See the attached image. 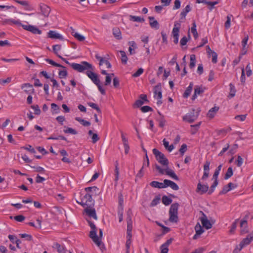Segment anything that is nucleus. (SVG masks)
<instances>
[{"instance_id":"37","label":"nucleus","mask_w":253,"mask_h":253,"mask_svg":"<svg viewBox=\"0 0 253 253\" xmlns=\"http://www.w3.org/2000/svg\"><path fill=\"white\" fill-rule=\"evenodd\" d=\"M196 64V56L194 54L190 55L189 67L191 69L193 68Z\"/></svg>"},{"instance_id":"42","label":"nucleus","mask_w":253,"mask_h":253,"mask_svg":"<svg viewBox=\"0 0 253 253\" xmlns=\"http://www.w3.org/2000/svg\"><path fill=\"white\" fill-rule=\"evenodd\" d=\"M233 174V169L231 167L228 168L227 169V171L226 172L225 176H224V179H228L230 177H231Z\"/></svg>"},{"instance_id":"25","label":"nucleus","mask_w":253,"mask_h":253,"mask_svg":"<svg viewBox=\"0 0 253 253\" xmlns=\"http://www.w3.org/2000/svg\"><path fill=\"white\" fill-rule=\"evenodd\" d=\"M165 172L167 175L169 176L173 179L175 180H179L178 177L176 175L174 171L171 169H169L168 167H167V169H165Z\"/></svg>"},{"instance_id":"18","label":"nucleus","mask_w":253,"mask_h":253,"mask_svg":"<svg viewBox=\"0 0 253 253\" xmlns=\"http://www.w3.org/2000/svg\"><path fill=\"white\" fill-rule=\"evenodd\" d=\"M40 8L42 15L44 17H48L50 12V8L46 4H40Z\"/></svg>"},{"instance_id":"22","label":"nucleus","mask_w":253,"mask_h":253,"mask_svg":"<svg viewBox=\"0 0 253 253\" xmlns=\"http://www.w3.org/2000/svg\"><path fill=\"white\" fill-rule=\"evenodd\" d=\"M20 4L24 7V9L27 11H32L34 10V7L27 0H21L20 2Z\"/></svg>"},{"instance_id":"4","label":"nucleus","mask_w":253,"mask_h":253,"mask_svg":"<svg viewBox=\"0 0 253 253\" xmlns=\"http://www.w3.org/2000/svg\"><path fill=\"white\" fill-rule=\"evenodd\" d=\"M179 205L178 203H174L170 206L169 211V221L171 222L176 223L178 221V208Z\"/></svg>"},{"instance_id":"28","label":"nucleus","mask_w":253,"mask_h":253,"mask_svg":"<svg viewBox=\"0 0 253 253\" xmlns=\"http://www.w3.org/2000/svg\"><path fill=\"white\" fill-rule=\"evenodd\" d=\"M218 110V107L214 106V107H212L209 111L207 114L208 117L210 118H213Z\"/></svg>"},{"instance_id":"54","label":"nucleus","mask_w":253,"mask_h":253,"mask_svg":"<svg viewBox=\"0 0 253 253\" xmlns=\"http://www.w3.org/2000/svg\"><path fill=\"white\" fill-rule=\"evenodd\" d=\"M249 40V36L248 35H247L243 40L242 41V47H243V50H244L245 48L246 47V45L247 44V42Z\"/></svg>"},{"instance_id":"9","label":"nucleus","mask_w":253,"mask_h":253,"mask_svg":"<svg viewBox=\"0 0 253 253\" xmlns=\"http://www.w3.org/2000/svg\"><path fill=\"white\" fill-rule=\"evenodd\" d=\"M19 26H22L24 30L30 31L34 34L40 35L42 34V31L35 26L23 25L22 23L21 25H19Z\"/></svg>"},{"instance_id":"33","label":"nucleus","mask_w":253,"mask_h":253,"mask_svg":"<svg viewBox=\"0 0 253 253\" xmlns=\"http://www.w3.org/2000/svg\"><path fill=\"white\" fill-rule=\"evenodd\" d=\"M163 145L165 148L167 149L169 152H171L173 149L174 146L172 144L169 145V142L164 138L163 140Z\"/></svg>"},{"instance_id":"8","label":"nucleus","mask_w":253,"mask_h":253,"mask_svg":"<svg viewBox=\"0 0 253 253\" xmlns=\"http://www.w3.org/2000/svg\"><path fill=\"white\" fill-rule=\"evenodd\" d=\"M202 214V217H200V220L202 225L206 229H210L212 227V224L210 221L208 219L206 215L202 211H200Z\"/></svg>"},{"instance_id":"61","label":"nucleus","mask_w":253,"mask_h":253,"mask_svg":"<svg viewBox=\"0 0 253 253\" xmlns=\"http://www.w3.org/2000/svg\"><path fill=\"white\" fill-rule=\"evenodd\" d=\"M51 109L54 111L55 113H58L59 111V106L55 103H52L51 104Z\"/></svg>"},{"instance_id":"24","label":"nucleus","mask_w":253,"mask_h":253,"mask_svg":"<svg viewBox=\"0 0 253 253\" xmlns=\"http://www.w3.org/2000/svg\"><path fill=\"white\" fill-rule=\"evenodd\" d=\"M233 185H234V184L231 182H230L227 185H225L223 187L222 190L219 192V194L221 195V194H226L232 189V187H237V186H235V187H234Z\"/></svg>"},{"instance_id":"13","label":"nucleus","mask_w":253,"mask_h":253,"mask_svg":"<svg viewBox=\"0 0 253 253\" xmlns=\"http://www.w3.org/2000/svg\"><path fill=\"white\" fill-rule=\"evenodd\" d=\"M154 97L157 99H161L162 98V85L161 83H159L156 85L154 89Z\"/></svg>"},{"instance_id":"15","label":"nucleus","mask_w":253,"mask_h":253,"mask_svg":"<svg viewBox=\"0 0 253 253\" xmlns=\"http://www.w3.org/2000/svg\"><path fill=\"white\" fill-rule=\"evenodd\" d=\"M209 188V186L207 184H202L201 183L199 182L197 184L196 191V192L199 193L202 195L208 192Z\"/></svg>"},{"instance_id":"26","label":"nucleus","mask_w":253,"mask_h":253,"mask_svg":"<svg viewBox=\"0 0 253 253\" xmlns=\"http://www.w3.org/2000/svg\"><path fill=\"white\" fill-rule=\"evenodd\" d=\"M205 88L202 87L197 86L194 90V93L192 96V99L195 100L197 96V95H200L204 92Z\"/></svg>"},{"instance_id":"1","label":"nucleus","mask_w":253,"mask_h":253,"mask_svg":"<svg viewBox=\"0 0 253 253\" xmlns=\"http://www.w3.org/2000/svg\"><path fill=\"white\" fill-rule=\"evenodd\" d=\"M58 57L78 72L82 73L84 72L85 70L92 69V65L86 61H82L80 64L76 63H70L66 58H63L60 55H58Z\"/></svg>"},{"instance_id":"64","label":"nucleus","mask_w":253,"mask_h":253,"mask_svg":"<svg viewBox=\"0 0 253 253\" xmlns=\"http://www.w3.org/2000/svg\"><path fill=\"white\" fill-rule=\"evenodd\" d=\"M141 110L143 113H146L153 110L152 108L148 106H144L141 108Z\"/></svg>"},{"instance_id":"30","label":"nucleus","mask_w":253,"mask_h":253,"mask_svg":"<svg viewBox=\"0 0 253 253\" xmlns=\"http://www.w3.org/2000/svg\"><path fill=\"white\" fill-rule=\"evenodd\" d=\"M129 19L131 21L137 22L140 23H143L145 21V19L143 18L133 15H129Z\"/></svg>"},{"instance_id":"41","label":"nucleus","mask_w":253,"mask_h":253,"mask_svg":"<svg viewBox=\"0 0 253 253\" xmlns=\"http://www.w3.org/2000/svg\"><path fill=\"white\" fill-rule=\"evenodd\" d=\"M190 35L189 33H188V38L186 37V36H184L180 40V44L181 46H184V45H186L187 42L190 39Z\"/></svg>"},{"instance_id":"20","label":"nucleus","mask_w":253,"mask_h":253,"mask_svg":"<svg viewBox=\"0 0 253 253\" xmlns=\"http://www.w3.org/2000/svg\"><path fill=\"white\" fill-rule=\"evenodd\" d=\"M48 37L51 39H59L63 40V37L59 33H56L54 31H49L48 33Z\"/></svg>"},{"instance_id":"32","label":"nucleus","mask_w":253,"mask_h":253,"mask_svg":"<svg viewBox=\"0 0 253 253\" xmlns=\"http://www.w3.org/2000/svg\"><path fill=\"white\" fill-rule=\"evenodd\" d=\"M72 35L76 39H77L78 41H79L80 42H83V41H84L85 40V38H84V36H83L78 34L77 32H75L74 30L72 28Z\"/></svg>"},{"instance_id":"47","label":"nucleus","mask_w":253,"mask_h":253,"mask_svg":"<svg viewBox=\"0 0 253 253\" xmlns=\"http://www.w3.org/2000/svg\"><path fill=\"white\" fill-rule=\"evenodd\" d=\"M161 198L160 197L158 196L155 197V198L152 200V202L151 203V207H154L156 206L158 204L160 203Z\"/></svg>"},{"instance_id":"17","label":"nucleus","mask_w":253,"mask_h":253,"mask_svg":"<svg viewBox=\"0 0 253 253\" xmlns=\"http://www.w3.org/2000/svg\"><path fill=\"white\" fill-rule=\"evenodd\" d=\"M148 19L149 20L150 26L152 29H155V30H158L159 29L160 24L159 22L155 19L154 17L149 16Z\"/></svg>"},{"instance_id":"2","label":"nucleus","mask_w":253,"mask_h":253,"mask_svg":"<svg viewBox=\"0 0 253 253\" xmlns=\"http://www.w3.org/2000/svg\"><path fill=\"white\" fill-rule=\"evenodd\" d=\"M88 224L91 228V231L89 232V237L92 240L93 242L101 250L104 248V244H102L101 241L99 240V237L97 236V228L94 223L91 221L87 220Z\"/></svg>"},{"instance_id":"59","label":"nucleus","mask_w":253,"mask_h":253,"mask_svg":"<svg viewBox=\"0 0 253 253\" xmlns=\"http://www.w3.org/2000/svg\"><path fill=\"white\" fill-rule=\"evenodd\" d=\"M161 35L162 37V42L163 43L167 44L168 43V39H167V35L164 32H161Z\"/></svg>"},{"instance_id":"16","label":"nucleus","mask_w":253,"mask_h":253,"mask_svg":"<svg viewBox=\"0 0 253 253\" xmlns=\"http://www.w3.org/2000/svg\"><path fill=\"white\" fill-rule=\"evenodd\" d=\"M21 88L24 89V91L27 94H32L34 93V89L33 85L29 83L23 84L21 85Z\"/></svg>"},{"instance_id":"35","label":"nucleus","mask_w":253,"mask_h":253,"mask_svg":"<svg viewBox=\"0 0 253 253\" xmlns=\"http://www.w3.org/2000/svg\"><path fill=\"white\" fill-rule=\"evenodd\" d=\"M162 203L166 206L170 205L172 202V199L167 196H164L162 199Z\"/></svg>"},{"instance_id":"34","label":"nucleus","mask_w":253,"mask_h":253,"mask_svg":"<svg viewBox=\"0 0 253 253\" xmlns=\"http://www.w3.org/2000/svg\"><path fill=\"white\" fill-rule=\"evenodd\" d=\"M191 33L193 34V36L195 39L198 37V34L196 30V24L195 21L192 23V26L191 27Z\"/></svg>"},{"instance_id":"40","label":"nucleus","mask_w":253,"mask_h":253,"mask_svg":"<svg viewBox=\"0 0 253 253\" xmlns=\"http://www.w3.org/2000/svg\"><path fill=\"white\" fill-rule=\"evenodd\" d=\"M75 119L84 126H87L90 125V123L89 122L85 121L80 117H76Z\"/></svg>"},{"instance_id":"60","label":"nucleus","mask_w":253,"mask_h":253,"mask_svg":"<svg viewBox=\"0 0 253 253\" xmlns=\"http://www.w3.org/2000/svg\"><path fill=\"white\" fill-rule=\"evenodd\" d=\"M144 70L142 68H139L135 73H134L132 75V77H138L140 76L143 73Z\"/></svg>"},{"instance_id":"21","label":"nucleus","mask_w":253,"mask_h":253,"mask_svg":"<svg viewBox=\"0 0 253 253\" xmlns=\"http://www.w3.org/2000/svg\"><path fill=\"white\" fill-rule=\"evenodd\" d=\"M3 24H14L19 26L21 25V23L19 20H14L13 19H5L2 21Z\"/></svg>"},{"instance_id":"46","label":"nucleus","mask_w":253,"mask_h":253,"mask_svg":"<svg viewBox=\"0 0 253 253\" xmlns=\"http://www.w3.org/2000/svg\"><path fill=\"white\" fill-rule=\"evenodd\" d=\"M21 149L28 150L30 152L33 154H35L36 153V151L34 148L30 145H27L25 146H23L21 147Z\"/></svg>"},{"instance_id":"29","label":"nucleus","mask_w":253,"mask_h":253,"mask_svg":"<svg viewBox=\"0 0 253 253\" xmlns=\"http://www.w3.org/2000/svg\"><path fill=\"white\" fill-rule=\"evenodd\" d=\"M113 34L115 38L117 40L122 39L121 32L118 28H114L113 29Z\"/></svg>"},{"instance_id":"36","label":"nucleus","mask_w":253,"mask_h":253,"mask_svg":"<svg viewBox=\"0 0 253 253\" xmlns=\"http://www.w3.org/2000/svg\"><path fill=\"white\" fill-rule=\"evenodd\" d=\"M120 53L121 56V61L123 64H126L127 61V57L126 52L124 51L121 50Z\"/></svg>"},{"instance_id":"43","label":"nucleus","mask_w":253,"mask_h":253,"mask_svg":"<svg viewBox=\"0 0 253 253\" xmlns=\"http://www.w3.org/2000/svg\"><path fill=\"white\" fill-rule=\"evenodd\" d=\"M195 229L196 231V233L200 235L204 232L203 229L199 223H198L195 226Z\"/></svg>"},{"instance_id":"45","label":"nucleus","mask_w":253,"mask_h":253,"mask_svg":"<svg viewBox=\"0 0 253 253\" xmlns=\"http://www.w3.org/2000/svg\"><path fill=\"white\" fill-rule=\"evenodd\" d=\"M58 75L59 78L61 79L65 78L68 75V72L66 69V68L63 69V70H59Z\"/></svg>"},{"instance_id":"14","label":"nucleus","mask_w":253,"mask_h":253,"mask_svg":"<svg viewBox=\"0 0 253 253\" xmlns=\"http://www.w3.org/2000/svg\"><path fill=\"white\" fill-rule=\"evenodd\" d=\"M164 188L170 187L174 190H178L179 189V187L176 183L168 179H165L164 180Z\"/></svg>"},{"instance_id":"50","label":"nucleus","mask_w":253,"mask_h":253,"mask_svg":"<svg viewBox=\"0 0 253 253\" xmlns=\"http://www.w3.org/2000/svg\"><path fill=\"white\" fill-rule=\"evenodd\" d=\"M64 132L66 133H71L73 134H77V131L71 127H68L66 129H64Z\"/></svg>"},{"instance_id":"39","label":"nucleus","mask_w":253,"mask_h":253,"mask_svg":"<svg viewBox=\"0 0 253 253\" xmlns=\"http://www.w3.org/2000/svg\"><path fill=\"white\" fill-rule=\"evenodd\" d=\"M45 60L49 64L55 66V67H61L63 69H65V67L62 66V65L61 64H58L57 63H56L55 62H54L53 60H51V59H48V58H46L45 59Z\"/></svg>"},{"instance_id":"5","label":"nucleus","mask_w":253,"mask_h":253,"mask_svg":"<svg viewBox=\"0 0 253 253\" xmlns=\"http://www.w3.org/2000/svg\"><path fill=\"white\" fill-rule=\"evenodd\" d=\"M153 153L155 156L156 160L159 162V163L168 167L169 165V161L163 153L156 148L153 149Z\"/></svg>"},{"instance_id":"53","label":"nucleus","mask_w":253,"mask_h":253,"mask_svg":"<svg viewBox=\"0 0 253 253\" xmlns=\"http://www.w3.org/2000/svg\"><path fill=\"white\" fill-rule=\"evenodd\" d=\"M132 226H127L126 238H131V231Z\"/></svg>"},{"instance_id":"3","label":"nucleus","mask_w":253,"mask_h":253,"mask_svg":"<svg viewBox=\"0 0 253 253\" xmlns=\"http://www.w3.org/2000/svg\"><path fill=\"white\" fill-rule=\"evenodd\" d=\"M200 111V108H198L196 111L195 109H192L190 112L183 116V121L189 123H193L198 118Z\"/></svg>"},{"instance_id":"6","label":"nucleus","mask_w":253,"mask_h":253,"mask_svg":"<svg viewBox=\"0 0 253 253\" xmlns=\"http://www.w3.org/2000/svg\"><path fill=\"white\" fill-rule=\"evenodd\" d=\"M181 24L177 21L174 22V27L171 32V37L173 38V42L177 44L179 40V33Z\"/></svg>"},{"instance_id":"52","label":"nucleus","mask_w":253,"mask_h":253,"mask_svg":"<svg viewBox=\"0 0 253 253\" xmlns=\"http://www.w3.org/2000/svg\"><path fill=\"white\" fill-rule=\"evenodd\" d=\"M53 51L58 56V51L61 50V46L60 44L54 45L52 46Z\"/></svg>"},{"instance_id":"31","label":"nucleus","mask_w":253,"mask_h":253,"mask_svg":"<svg viewBox=\"0 0 253 253\" xmlns=\"http://www.w3.org/2000/svg\"><path fill=\"white\" fill-rule=\"evenodd\" d=\"M150 185L155 188H158L160 189L164 188V183L156 181H152Z\"/></svg>"},{"instance_id":"27","label":"nucleus","mask_w":253,"mask_h":253,"mask_svg":"<svg viewBox=\"0 0 253 253\" xmlns=\"http://www.w3.org/2000/svg\"><path fill=\"white\" fill-rule=\"evenodd\" d=\"M240 226L241 228V233L243 234L246 233L248 232V226H247V221L246 220H243L240 222Z\"/></svg>"},{"instance_id":"51","label":"nucleus","mask_w":253,"mask_h":253,"mask_svg":"<svg viewBox=\"0 0 253 253\" xmlns=\"http://www.w3.org/2000/svg\"><path fill=\"white\" fill-rule=\"evenodd\" d=\"M201 124V122H199V123H198L197 124H196V125H191V127L192 128H195V130H191V133L192 134H195L197 131L198 130L199 126H200Z\"/></svg>"},{"instance_id":"19","label":"nucleus","mask_w":253,"mask_h":253,"mask_svg":"<svg viewBox=\"0 0 253 253\" xmlns=\"http://www.w3.org/2000/svg\"><path fill=\"white\" fill-rule=\"evenodd\" d=\"M212 180H214V182L212 183V184L211 185V188L208 192V194L209 195L211 194L214 191L215 187L217 186V185L218 184V175L213 174V175L212 176Z\"/></svg>"},{"instance_id":"62","label":"nucleus","mask_w":253,"mask_h":253,"mask_svg":"<svg viewBox=\"0 0 253 253\" xmlns=\"http://www.w3.org/2000/svg\"><path fill=\"white\" fill-rule=\"evenodd\" d=\"M191 91H192V89L187 87L183 94V97L185 98H187L191 94Z\"/></svg>"},{"instance_id":"12","label":"nucleus","mask_w":253,"mask_h":253,"mask_svg":"<svg viewBox=\"0 0 253 253\" xmlns=\"http://www.w3.org/2000/svg\"><path fill=\"white\" fill-rule=\"evenodd\" d=\"M253 241V233L249 234L246 238L243 239L240 242L239 246L243 248L245 246L249 245Z\"/></svg>"},{"instance_id":"44","label":"nucleus","mask_w":253,"mask_h":253,"mask_svg":"<svg viewBox=\"0 0 253 253\" xmlns=\"http://www.w3.org/2000/svg\"><path fill=\"white\" fill-rule=\"evenodd\" d=\"M119 164L118 162L117 161L115 162V181H118L119 179V169L118 167Z\"/></svg>"},{"instance_id":"11","label":"nucleus","mask_w":253,"mask_h":253,"mask_svg":"<svg viewBox=\"0 0 253 253\" xmlns=\"http://www.w3.org/2000/svg\"><path fill=\"white\" fill-rule=\"evenodd\" d=\"M84 211L88 216L93 218L95 220L97 219L96 211L93 207H85Z\"/></svg>"},{"instance_id":"38","label":"nucleus","mask_w":253,"mask_h":253,"mask_svg":"<svg viewBox=\"0 0 253 253\" xmlns=\"http://www.w3.org/2000/svg\"><path fill=\"white\" fill-rule=\"evenodd\" d=\"M229 86H230V92L228 97L230 98H233L235 95L236 90L235 89L234 85L232 84H231V83L230 84Z\"/></svg>"},{"instance_id":"63","label":"nucleus","mask_w":253,"mask_h":253,"mask_svg":"<svg viewBox=\"0 0 253 253\" xmlns=\"http://www.w3.org/2000/svg\"><path fill=\"white\" fill-rule=\"evenodd\" d=\"M236 163L237 166L238 167H240L243 163V158L240 156H238Z\"/></svg>"},{"instance_id":"58","label":"nucleus","mask_w":253,"mask_h":253,"mask_svg":"<svg viewBox=\"0 0 253 253\" xmlns=\"http://www.w3.org/2000/svg\"><path fill=\"white\" fill-rule=\"evenodd\" d=\"M246 117L247 114L237 115L235 117V119L243 122L246 120Z\"/></svg>"},{"instance_id":"48","label":"nucleus","mask_w":253,"mask_h":253,"mask_svg":"<svg viewBox=\"0 0 253 253\" xmlns=\"http://www.w3.org/2000/svg\"><path fill=\"white\" fill-rule=\"evenodd\" d=\"M55 247L59 253H66L64 247L60 245L59 244L56 243L55 244Z\"/></svg>"},{"instance_id":"23","label":"nucleus","mask_w":253,"mask_h":253,"mask_svg":"<svg viewBox=\"0 0 253 253\" xmlns=\"http://www.w3.org/2000/svg\"><path fill=\"white\" fill-rule=\"evenodd\" d=\"M191 10V7L189 4L186 5L185 8L182 10L180 13V20H181V22L185 20L186 15Z\"/></svg>"},{"instance_id":"10","label":"nucleus","mask_w":253,"mask_h":253,"mask_svg":"<svg viewBox=\"0 0 253 253\" xmlns=\"http://www.w3.org/2000/svg\"><path fill=\"white\" fill-rule=\"evenodd\" d=\"M83 202L85 204L86 207L94 206V201L92 196L89 193H86L83 197Z\"/></svg>"},{"instance_id":"7","label":"nucleus","mask_w":253,"mask_h":253,"mask_svg":"<svg viewBox=\"0 0 253 253\" xmlns=\"http://www.w3.org/2000/svg\"><path fill=\"white\" fill-rule=\"evenodd\" d=\"M94 69V68L92 66V69H89L86 70L85 74L95 84H97L98 83H100V81L98 77V75L93 72Z\"/></svg>"},{"instance_id":"49","label":"nucleus","mask_w":253,"mask_h":253,"mask_svg":"<svg viewBox=\"0 0 253 253\" xmlns=\"http://www.w3.org/2000/svg\"><path fill=\"white\" fill-rule=\"evenodd\" d=\"M87 104L90 107L95 109L98 112V113H101V111L97 104L93 102H88L87 103Z\"/></svg>"},{"instance_id":"56","label":"nucleus","mask_w":253,"mask_h":253,"mask_svg":"<svg viewBox=\"0 0 253 253\" xmlns=\"http://www.w3.org/2000/svg\"><path fill=\"white\" fill-rule=\"evenodd\" d=\"M31 108L33 109L35 111V114L36 115H40L41 113V110L39 108V107L38 105H32L31 106Z\"/></svg>"},{"instance_id":"55","label":"nucleus","mask_w":253,"mask_h":253,"mask_svg":"<svg viewBox=\"0 0 253 253\" xmlns=\"http://www.w3.org/2000/svg\"><path fill=\"white\" fill-rule=\"evenodd\" d=\"M231 15H228L227 16V20L225 23V27L226 29H228L230 27V22H231Z\"/></svg>"},{"instance_id":"57","label":"nucleus","mask_w":253,"mask_h":253,"mask_svg":"<svg viewBox=\"0 0 253 253\" xmlns=\"http://www.w3.org/2000/svg\"><path fill=\"white\" fill-rule=\"evenodd\" d=\"M19 235L22 238H26L27 241H31L32 240V236L31 235L24 233L20 234Z\"/></svg>"}]
</instances>
